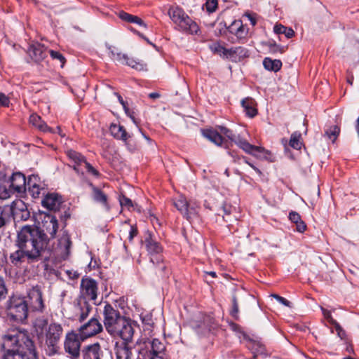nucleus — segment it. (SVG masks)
<instances>
[{
	"instance_id": "62",
	"label": "nucleus",
	"mask_w": 359,
	"mask_h": 359,
	"mask_svg": "<svg viewBox=\"0 0 359 359\" xmlns=\"http://www.w3.org/2000/svg\"><path fill=\"white\" fill-rule=\"evenodd\" d=\"M137 233H138V231H137V227L135 226H131L130 230L129 232V236H128L129 241H132L133 238L137 235Z\"/></svg>"
},
{
	"instance_id": "21",
	"label": "nucleus",
	"mask_w": 359,
	"mask_h": 359,
	"mask_svg": "<svg viewBox=\"0 0 359 359\" xmlns=\"http://www.w3.org/2000/svg\"><path fill=\"white\" fill-rule=\"evenodd\" d=\"M115 355L116 359H138L133 352L132 348L126 342L116 344Z\"/></svg>"
},
{
	"instance_id": "36",
	"label": "nucleus",
	"mask_w": 359,
	"mask_h": 359,
	"mask_svg": "<svg viewBox=\"0 0 359 359\" xmlns=\"http://www.w3.org/2000/svg\"><path fill=\"white\" fill-rule=\"evenodd\" d=\"M212 318L210 316L203 317V322L201 324L194 325L196 330L201 334H205L210 332L212 328Z\"/></svg>"
},
{
	"instance_id": "51",
	"label": "nucleus",
	"mask_w": 359,
	"mask_h": 359,
	"mask_svg": "<svg viewBox=\"0 0 359 359\" xmlns=\"http://www.w3.org/2000/svg\"><path fill=\"white\" fill-rule=\"evenodd\" d=\"M7 294V288L5 285L4 280L0 276V301L4 299Z\"/></svg>"
},
{
	"instance_id": "57",
	"label": "nucleus",
	"mask_w": 359,
	"mask_h": 359,
	"mask_svg": "<svg viewBox=\"0 0 359 359\" xmlns=\"http://www.w3.org/2000/svg\"><path fill=\"white\" fill-rule=\"evenodd\" d=\"M272 297H274L276 299H277L280 304H282L286 306L291 307L290 302L287 300L285 298L280 297L276 294H272Z\"/></svg>"
},
{
	"instance_id": "52",
	"label": "nucleus",
	"mask_w": 359,
	"mask_h": 359,
	"mask_svg": "<svg viewBox=\"0 0 359 359\" xmlns=\"http://www.w3.org/2000/svg\"><path fill=\"white\" fill-rule=\"evenodd\" d=\"M334 327L337 335L342 339L346 337V332L340 326V325L336 321L335 323L332 324Z\"/></svg>"
},
{
	"instance_id": "8",
	"label": "nucleus",
	"mask_w": 359,
	"mask_h": 359,
	"mask_svg": "<svg viewBox=\"0 0 359 359\" xmlns=\"http://www.w3.org/2000/svg\"><path fill=\"white\" fill-rule=\"evenodd\" d=\"M82 338L74 331L66 334L64 341V350L71 359H78L81 353Z\"/></svg>"
},
{
	"instance_id": "1",
	"label": "nucleus",
	"mask_w": 359,
	"mask_h": 359,
	"mask_svg": "<svg viewBox=\"0 0 359 359\" xmlns=\"http://www.w3.org/2000/svg\"><path fill=\"white\" fill-rule=\"evenodd\" d=\"M50 238L37 226L25 225L17 233V250L11 253L12 264L20 266L23 264H33L43 259V255L50 250Z\"/></svg>"
},
{
	"instance_id": "18",
	"label": "nucleus",
	"mask_w": 359,
	"mask_h": 359,
	"mask_svg": "<svg viewBox=\"0 0 359 359\" xmlns=\"http://www.w3.org/2000/svg\"><path fill=\"white\" fill-rule=\"evenodd\" d=\"M43 231L47 236L46 233H49L50 238H54L58 229V222L57 218L52 215H46L42 220ZM39 229V227H37Z\"/></svg>"
},
{
	"instance_id": "7",
	"label": "nucleus",
	"mask_w": 359,
	"mask_h": 359,
	"mask_svg": "<svg viewBox=\"0 0 359 359\" xmlns=\"http://www.w3.org/2000/svg\"><path fill=\"white\" fill-rule=\"evenodd\" d=\"M27 302L28 308L32 312L43 313L46 309L43 294L39 285L29 289L26 296H22Z\"/></svg>"
},
{
	"instance_id": "14",
	"label": "nucleus",
	"mask_w": 359,
	"mask_h": 359,
	"mask_svg": "<svg viewBox=\"0 0 359 359\" xmlns=\"http://www.w3.org/2000/svg\"><path fill=\"white\" fill-rule=\"evenodd\" d=\"M173 205L187 219L196 214L195 204H190L184 196L180 195L176 197L173 200Z\"/></svg>"
},
{
	"instance_id": "40",
	"label": "nucleus",
	"mask_w": 359,
	"mask_h": 359,
	"mask_svg": "<svg viewBox=\"0 0 359 359\" xmlns=\"http://www.w3.org/2000/svg\"><path fill=\"white\" fill-rule=\"evenodd\" d=\"M302 135L299 132H294L291 135L290 140L289 142V144L291 147L294 149L299 150L303 143L301 141Z\"/></svg>"
},
{
	"instance_id": "22",
	"label": "nucleus",
	"mask_w": 359,
	"mask_h": 359,
	"mask_svg": "<svg viewBox=\"0 0 359 359\" xmlns=\"http://www.w3.org/2000/svg\"><path fill=\"white\" fill-rule=\"evenodd\" d=\"M72 241L69 236L67 233H64L59 239L58 248L60 251V256L63 259L68 258L70 255V248Z\"/></svg>"
},
{
	"instance_id": "58",
	"label": "nucleus",
	"mask_w": 359,
	"mask_h": 359,
	"mask_svg": "<svg viewBox=\"0 0 359 359\" xmlns=\"http://www.w3.org/2000/svg\"><path fill=\"white\" fill-rule=\"evenodd\" d=\"M244 17L248 18V20L250 22V24L252 26H255L257 24V19H256L255 13H245L244 14Z\"/></svg>"
},
{
	"instance_id": "31",
	"label": "nucleus",
	"mask_w": 359,
	"mask_h": 359,
	"mask_svg": "<svg viewBox=\"0 0 359 359\" xmlns=\"http://www.w3.org/2000/svg\"><path fill=\"white\" fill-rule=\"evenodd\" d=\"M119 18L126 22L135 23L144 27H147V25L144 21L137 15H133L124 11H121L118 14Z\"/></svg>"
},
{
	"instance_id": "5",
	"label": "nucleus",
	"mask_w": 359,
	"mask_h": 359,
	"mask_svg": "<svg viewBox=\"0 0 359 359\" xmlns=\"http://www.w3.org/2000/svg\"><path fill=\"white\" fill-rule=\"evenodd\" d=\"M202 135L215 145L226 149L229 148V142L222 135H225L236 144L238 140H244L240 136L236 137L233 132L224 126H217L216 128H208L201 130Z\"/></svg>"
},
{
	"instance_id": "12",
	"label": "nucleus",
	"mask_w": 359,
	"mask_h": 359,
	"mask_svg": "<svg viewBox=\"0 0 359 359\" xmlns=\"http://www.w3.org/2000/svg\"><path fill=\"white\" fill-rule=\"evenodd\" d=\"M78 329L79 334L82 339L90 338L100 334L103 330V326L97 318L92 317Z\"/></svg>"
},
{
	"instance_id": "34",
	"label": "nucleus",
	"mask_w": 359,
	"mask_h": 359,
	"mask_svg": "<svg viewBox=\"0 0 359 359\" xmlns=\"http://www.w3.org/2000/svg\"><path fill=\"white\" fill-rule=\"evenodd\" d=\"M33 326L38 336L43 334L48 328V320L43 317L37 318L34 320Z\"/></svg>"
},
{
	"instance_id": "6",
	"label": "nucleus",
	"mask_w": 359,
	"mask_h": 359,
	"mask_svg": "<svg viewBox=\"0 0 359 359\" xmlns=\"http://www.w3.org/2000/svg\"><path fill=\"white\" fill-rule=\"evenodd\" d=\"M63 334L62 325L57 323L48 325L45 332L46 351L48 355L52 356L57 354L60 351V341Z\"/></svg>"
},
{
	"instance_id": "54",
	"label": "nucleus",
	"mask_w": 359,
	"mask_h": 359,
	"mask_svg": "<svg viewBox=\"0 0 359 359\" xmlns=\"http://www.w3.org/2000/svg\"><path fill=\"white\" fill-rule=\"evenodd\" d=\"M321 310L325 318L332 325L335 323L336 320L333 319L330 311L321 307Z\"/></svg>"
},
{
	"instance_id": "16",
	"label": "nucleus",
	"mask_w": 359,
	"mask_h": 359,
	"mask_svg": "<svg viewBox=\"0 0 359 359\" xmlns=\"http://www.w3.org/2000/svg\"><path fill=\"white\" fill-rule=\"evenodd\" d=\"M41 201L42 205L50 210L57 211L63 202L62 198L57 193L52 192L45 194Z\"/></svg>"
},
{
	"instance_id": "9",
	"label": "nucleus",
	"mask_w": 359,
	"mask_h": 359,
	"mask_svg": "<svg viewBox=\"0 0 359 359\" xmlns=\"http://www.w3.org/2000/svg\"><path fill=\"white\" fill-rule=\"evenodd\" d=\"M145 244L147 250L151 255V262L154 265H156V268L159 271H163L165 269V266L163 262V257L161 255L163 248L157 241L152 239L151 235H149V236L145 238Z\"/></svg>"
},
{
	"instance_id": "46",
	"label": "nucleus",
	"mask_w": 359,
	"mask_h": 359,
	"mask_svg": "<svg viewBox=\"0 0 359 359\" xmlns=\"http://www.w3.org/2000/svg\"><path fill=\"white\" fill-rule=\"evenodd\" d=\"M238 313H239L238 303L236 296H233V297H232V309L230 311V314L235 320H238L239 318Z\"/></svg>"
},
{
	"instance_id": "45",
	"label": "nucleus",
	"mask_w": 359,
	"mask_h": 359,
	"mask_svg": "<svg viewBox=\"0 0 359 359\" xmlns=\"http://www.w3.org/2000/svg\"><path fill=\"white\" fill-rule=\"evenodd\" d=\"M119 202L122 208H127L128 210L135 209V205L133 202L128 197L125 196H120Z\"/></svg>"
},
{
	"instance_id": "53",
	"label": "nucleus",
	"mask_w": 359,
	"mask_h": 359,
	"mask_svg": "<svg viewBox=\"0 0 359 359\" xmlns=\"http://www.w3.org/2000/svg\"><path fill=\"white\" fill-rule=\"evenodd\" d=\"M84 167L88 173L95 177L99 176V172L87 161L85 162Z\"/></svg>"
},
{
	"instance_id": "44",
	"label": "nucleus",
	"mask_w": 359,
	"mask_h": 359,
	"mask_svg": "<svg viewBox=\"0 0 359 359\" xmlns=\"http://www.w3.org/2000/svg\"><path fill=\"white\" fill-rule=\"evenodd\" d=\"M165 347L164 344L158 339H154L151 341V353H162L164 352Z\"/></svg>"
},
{
	"instance_id": "38",
	"label": "nucleus",
	"mask_w": 359,
	"mask_h": 359,
	"mask_svg": "<svg viewBox=\"0 0 359 359\" xmlns=\"http://www.w3.org/2000/svg\"><path fill=\"white\" fill-rule=\"evenodd\" d=\"M123 65H126L139 71L143 70L145 67V64L142 60L130 57L128 55H126V58L124 60Z\"/></svg>"
},
{
	"instance_id": "42",
	"label": "nucleus",
	"mask_w": 359,
	"mask_h": 359,
	"mask_svg": "<svg viewBox=\"0 0 359 359\" xmlns=\"http://www.w3.org/2000/svg\"><path fill=\"white\" fill-rule=\"evenodd\" d=\"M28 210L26 204L22 200L15 201L11 206L12 215H15L22 211Z\"/></svg>"
},
{
	"instance_id": "43",
	"label": "nucleus",
	"mask_w": 359,
	"mask_h": 359,
	"mask_svg": "<svg viewBox=\"0 0 359 359\" xmlns=\"http://www.w3.org/2000/svg\"><path fill=\"white\" fill-rule=\"evenodd\" d=\"M340 133V128L337 126H330L326 131L325 135L332 142L337 140L338 135Z\"/></svg>"
},
{
	"instance_id": "47",
	"label": "nucleus",
	"mask_w": 359,
	"mask_h": 359,
	"mask_svg": "<svg viewBox=\"0 0 359 359\" xmlns=\"http://www.w3.org/2000/svg\"><path fill=\"white\" fill-rule=\"evenodd\" d=\"M49 52L51 57L53 59L59 60V62L61 63V66L63 67L65 62V57L58 51L50 50Z\"/></svg>"
},
{
	"instance_id": "63",
	"label": "nucleus",
	"mask_w": 359,
	"mask_h": 359,
	"mask_svg": "<svg viewBox=\"0 0 359 359\" xmlns=\"http://www.w3.org/2000/svg\"><path fill=\"white\" fill-rule=\"evenodd\" d=\"M235 52H236V47L235 48H231L230 49H226V51H224V55H225L226 57H232L234 55H236Z\"/></svg>"
},
{
	"instance_id": "10",
	"label": "nucleus",
	"mask_w": 359,
	"mask_h": 359,
	"mask_svg": "<svg viewBox=\"0 0 359 359\" xmlns=\"http://www.w3.org/2000/svg\"><path fill=\"white\" fill-rule=\"evenodd\" d=\"M80 294L82 300L95 301L98 294L97 282L90 277H83L81 280Z\"/></svg>"
},
{
	"instance_id": "55",
	"label": "nucleus",
	"mask_w": 359,
	"mask_h": 359,
	"mask_svg": "<svg viewBox=\"0 0 359 359\" xmlns=\"http://www.w3.org/2000/svg\"><path fill=\"white\" fill-rule=\"evenodd\" d=\"M236 55H239L242 57H246L248 56V50L243 47H236Z\"/></svg>"
},
{
	"instance_id": "19",
	"label": "nucleus",
	"mask_w": 359,
	"mask_h": 359,
	"mask_svg": "<svg viewBox=\"0 0 359 359\" xmlns=\"http://www.w3.org/2000/svg\"><path fill=\"white\" fill-rule=\"evenodd\" d=\"M93 307L88 301L80 299L75 307V316L80 322H84L92 311Z\"/></svg>"
},
{
	"instance_id": "33",
	"label": "nucleus",
	"mask_w": 359,
	"mask_h": 359,
	"mask_svg": "<svg viewBox=\"0 0 359 359\" xmlns=\"http://www.w3.org/2000/svg\"><path fill=\"white\" fill-rule=\"evenodd\" d=\"M109 55L114 61L121 64H124V60L126 58V54L121 53L118 48L113 46H108Z\"/></svg>"
},
{
	"instance_id": "64",
	"label": "nucleus",
	"mask_w": 359,
	"mask_h": 359,
	"mask_svg": "<svg viewBox=\"0 0 359 359\" xmlns=\"http://www.w3.org/2000/svg\"><path fill=\"white\" fill-rule=\"evenodd\" d=\"M164 352L162 353H151L150 359H165Z\"/></svg>"
},
{
	"instance_id": "59",
	"label": "nucleus",
	"mask_w": 359,
	"mask_h": 359,
	"mask_svg": "<svg viewBox=\"0 0 359 359\" xmlns=\"http://www.w3.org/2000/svg\"><path fill=\"white\" fill-rule=\"evenodd\" d=\"M289 219L291 222L294 223H296L302 219L299 214L294 211H292L290 212Z\"/></svg>"
},
{
	"instance_id": "30",
	"label": "nucleus",
	"mask_w": 359,
	"mask_h": 359,
	"mask_svg": "<svg viewBox=\"0 0 359 359\" xmlns=\"http://www.w3.org/2000/svg\"><path fill=\"white\" fill-rule=\"evenodd\" d=\"M126 319L127 318L125 316H123L121 315L117 317L116 318L110 320L109 322H106V323L104 324V325L107 332L109 334H111V333L114 332V330H115V329L118 328V327H120L123 322L125 321Z\"/></svg>"
},
{
	"instance_id": "2",
	"label": "nucleus",
	"mask_w": 359,
	"mask_h": 359,
	"mask_svg": "<svg viewBox=\"0 0 359 359\" xmlns=\"http://www.w3.org/2000/svg\"><path fill=\"white\" fill-rule=\"evenodd\" d=\"M4 348L10 350L18 351L22 353L35 352V346L30 338L27 331L25 330H15L5 334L3 337Z\"/></svg>"
},
{
	"instance_id": "28",
	"label": "nucleus",
	"mask_w": 359,
	"mask_h": 359,
	"mask_svg": "<svg viewBox=\"0 0 359 359\" xmlns=\"http://www.w3.org/2000/svg\"><path fill=\"white\" fill-rule=\"evenodd\" d=\"M67 156L71 159L74 165H73V168L78 173L80 172L79 166L82 164L84 165L86 161V158L79 152H76L74 150H69L67 152Z\"/></svg>"
},
{
	"instance_id": "49",
	"label": "nucleus",
	"mask_w": 359,
	"mask_h": 359,
	"mask_svg": "<svg viewBox=\"0 0 359 359\" xmlns=\"http://www.w3.org/2000/svg\"><path fill=\"white\" fill-rule=\"evenodd\" d=\"M269 52L271 53H283L285 51L284 47H283L280 45H278L276 43H269Z\"/></svg>"
},
{
	"instance_id": "3",
	"label": "nucleus",
	"mask_w": 359,
	"mask_h": 359,
	"mask_svg": "<svg viewBox=\"0 0 359 359\" xmlns=\"http://www.w3.org/2000/svg\"><path fill=\"white\" fill-rule=\"evenodd\" d=\"M29 309L27 302L22 295H12L6 302V312L12 321L25 323Z\"/></svg>"
},
{
	"instance_id": "27",
	"label": "nucleus",
	"mask_w": 359,
	"mask_h": 359,
	"mask_svg": "<svg viewBox=\"0 0 359 359\" xmlns=\"http://www.w3.org/2000/svg\"><path fill=\"white\" fill-rule=\"evenodd\" d=\"M109 130H110L111 135L114 137H115L118 140H121L124 141L125 142H126L128 139L130 137V135L126 132L124 127L119 124L112 123L110 126Z\"/></svg>"
},
{
	"instance_id": "15",
	"label": "nucleus",
	"mask_w": 359,
	"mask_h": 359,
	"mask_svg": "<svg viewBox=\"0 0 359 359\" xmlns=\"http://www.w3.org/2000/svg\"><path fill=\"white\" fill-rule=\"evenodd\" d=\"M27 190L34 198H39L41 194L43 196L46 194L44 184L40 177L35 175L29 177L27 183Z\"/></svg>"
},
{
	"instance_id": "61",
	"label": "nucleus",
	"mask_w": 359,
	"mask_h": 359,
	"mask_svg": "<svg viewBox=\"0 0 359 359\" xmlns=\"http://www.w3.org/2000/svg\"><path fill=\"white\" fill-rule=\"evenodd\" d=\"M296 224V228L297 231L300 233H303L306 229V225L305 223L301 219L300 221L295 223Z\"/></svg>"
},
{
	"instance_id": "39",
	"label": "nucleus",
	"mask_w": 359,
	"mask_h": 359,
	"mask_svg": "<svg viewBox=\"0 0 359 359\" xmlns=\"http://www.w3.org/2000/svg\"><path fill=\"white\" fill-rule=\"evenodd\" d=\"M273 31L278 34H284L287 39H290L294 35V32L292 28L285 27L281 24L276 25Z\"/></svg>"
},
{
	"instance_id": "17",
	"label": "nucleus",
	"mask_w": 359,
	"mask_h": 359,
	"mask_svg": "<svg viewBox=\"0 0 359 359\" xmlns=\"http://www.w3.org/2000/svg\"><path fill=\"white\" fill-rule=\"evenodd\" d=\"M83 359H104V351L99 343L88 345L82 350Z\"/></svg>"
},
{
	"instance_id": "26",
	"label": "nucleus",
	"mask_w": 359,
	"mask_h": 359,
	"mask_svg": "<svg viewBox=\"0 0 359 359\" xmlns=\"http://www.w3.org/2000/svg\"><path fill=\"white\" fill-rule=\"evenodd\" d=\"M29 122L33 127L40 131L44 133L53 132L52 129L47 126V124L41 119V116L35 113H33L29 116Z\"/></svg>"
},
{
	"instance_id": "29",
	"label": "nucleus",
	"mask_w": 359,
	"mask_h": 359,
	"mask_svg": "<svg viewBox=\"0 0 359 359\" xmlns=\"http://www.w3.org/2000/svg\"><path fill=\"white\" fill-rule=\"evenodd\" d=\"M120 316H121V314L118 310L112 306L110 304L107 302L105 303L103 309L104 324H105L106 322H109L110 320L115 319Z\"/></svg>"
},
{
	"instance_id": "32",
	"label": "nucleus",
	"mask_w": 359,
	"mask_h": 359,
	"mask_svg": "<svg viewBox=\"0 0 359 359\" xmlns=\"http://www.w3.org/2000/svg\"><path fill=\"white\" fill-rule=\"evenodd\" d=\"M264 68L269 71L278 72L282 67V62L280 60H272L270 57H265L263 60Z\"/></svg>"
},
{
	"instance_id": "4",
	"label": "nucleus",
	"mask_w": 359,
	"mask_h": 359,
	"mask_svg": "<svg viewBox=\"0 0 359 359\" xmlns=\"http://www.w3.org/2000/svg\"><path fill=\"white\" fill-rule=\"evenodd\" d=\"M168 15L177 25L178 30L189 34H198L200 32L198 25L180 7L170 8Z\"/></svg>"
},
{
	"instance_id": "56",
	"label": "nucleus",
	"mask_w": 359,
	"mask_h": 359,
	"mask_svg": "<svg viewBox=\"0 0 359 359\" xmlns=\"http://www.w3.org/2000/svg\"><path fill=\"white\" fill-rule=\"evenodd\" d=\"M10 104L9 98L3 93H0V106L8 107Z\"/></svg>"
},
{
	"instance_id": "13",
	"label": "nucleus",
	"mask_w": 359,
	"mask_h": 359,
	"mask_svg": "<svg viewBox=\"0 0 359 359\" xmlns=\"http://www.w3.org/2000/svg\"><path fill=\"white\" fill-rule=\"evenodd\" d=\"M113 337H119L123 341L129 344L132 341L134 335V328L131 324L130 320L126 319L123 323L115 329L114 332L110 334Z\"/></svg>"
},
{
	"instance_id": "25",
	"label": "nucleus",
	"mask_w": 359,
	"mask_h": 359,
	"mask_svg": "<svg viewBox=\"0 0 359 359\" xmlns=\"http://www.w3.org/2000/svg\"><path fill=\"white\" fill-rule=\"evenodd\" d=\"M3 359H37L36 353H21L18 351L10 350L8 348L5 350L3 355Z\"/></svg>"
},
{
	"instance_id": "48",
	"label": "nucleus",
	"mask_w": 359,
	"mask_h": 359,
	"mask_svg": "<svg viewBox=\"0 0 359 359\" xmlns=\"http://www.w3.org/2000/svg\"><path fill=\"white\" fill-rule=\"evenodd\" d=\"M217 0H208L205 3L206 10L209 13H213L217 8Z\"/></svg>"
},
{
	"instance_id": "20",
	"label": "nucleus",
	"mask_w": 359,
	"mask_h": 359,
	"mask_svg": "<svg viewBox=\"0 0 359 359\" xmlns=\"http://www.w3.org/2000/svg\"><path fill=\"white\" fill-rule=\"evenodd\" d=\"M11 188L18 192L22 193L27 190L25 176L21 172H14L10 178Z\"/></svg>"
},
{
	"instance_id": "23",
	"label": "nucleus",
	"mask_w": 359,
	"mask_h": 359,
	"mask_svg": "<svg viewBox=\"0 0 359 359\" xmlns=\"http://www.w3.org/2000/svg\"><path fill=\"white\" fill-rule=\"evenodd\" d=\"M28 53L31 58L36 62L42 61L47 55L46 49L39 43L30 46Z\"/></svg>"
},
{
	"instance_id": "37",
	"label": "nucleus",
	"mask_w": 359,
	"mask_h": 359,
	"mask_svg": "<svg viewBox=\"0 0 359 359\" xmlns=\"http://www.w3.org/2000/svg\"><path fill=\"white\" fill-rule=\"evenodd\" d=\"M123 65H126L139 71L143 70L145 67V64L142 60L130 57L128 55H126V58L124 60Z\"/></svg>"
},
{
	"instance_id": "24",
	"label": "nucleus",
	"mask_w": 359,
	"mask_h": 359,
	"mask_svg": "<svg viewBox=\"0 0 359 359\" xmlns=\"http://www.w3.org/2000/svg\"><path fill=\"white\" fill-rule=\"evenodd\" d=\"M241 105L246 116L253 118L257 114V102L252 97H245L241 101Z\"/></svg>"
},
{
	"instance_id": "11",
	"label": "nucleus",
	"mask_w": 359,
	"mask_h": 359,
	"mask_svg": "<svg viewBox=\"0 0 359 359\" xmlns=\"http://www.w3.org/2000/svg\"><path fill=\"white\" fill-rule=\"evenodd\" d=\"M236 145L245 153L250 154L259 160H271V151L264 147L250 144L246 140H238Z\"/></svg>"
},
{
	"instance_id": "60",
	"label": "nucleus",
	"mask_w": 359,
	"mask_h": 359,
	"mask_svg": "<svg viewBox=\"0 0 359 359\" xmlns=\"http://www.w3.org/2000/svg\"><path fill=\"white\" fill-rule=\"evenodd\" d=\"M212 49L215 53H217L220 55H224V51H226V48L219 44H214Z\"/></svg>"
},
{
	"instance_id": "41",
	"label": "nucleus",
	"mask_w": 359,
	"mask_h": 359,
	"mask_svg": "<svg viewBox=\"0 0 359 359\" xmlns=\"http://www.w3.org/2000/svg\"><path fill=\"white\" fill-rule=\"evenodd\" d=\"M230 29L231 32L234 33L238 38L242 39L244 36L245 29L241 21L233 22Z\"/></svg>"
},
{
	"instance_id": "50",
	"label": "nucleus",
	"mask_w": 359,
	"mask_h": 359,
	"mask_svg": "<svg viewBox=\"0 0 359 359\" xmlns=\"http://www.w3.org/2000/svg\"><path fill=\"white\" fill-rule=\"evenodd\" d=\"M15 219L26 221L30 217L29 210L22 211L13 215Z\"/></svg>"
},
{
	"instance_id": "35",
	"label": "nucleus",
	"mask_w": 359,
	"mask_h": 359,
	"mask_svg": "<svg viewBox=\"0 0 359 359\" xmlns=\"http://www.w3.org/2000/svg\"><path fill=\"white\" fill-rule=\"evenodd\" d=\"M93 199L102 205H103L105 208H109L108 203H107V195L99 189L97 187H93Z\"/></svg>"
}]
</instances>
